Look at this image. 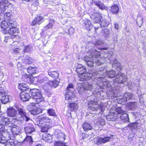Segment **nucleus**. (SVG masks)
<instances>
[{
	"instance_id": "obj_1",
	"label": "nucleus",
	"mask_w": 146,
	"mask_h": 146,
	"mask_svg": "<svg viewBox=\"0 0 146 146\" xmlns=\"http://www.w3.org/2000/svg\"><path fill=\"white\" fill-rule=\"evenodd\" d=\"M17 23L15 21L9 19L8 21L5 20L0 23V27L2 28L1 31L4 34H8L15 36L17 31Z\"/></svg>"
},
{
	"instance_id": "obj_2",
	"label": "nucleus",
	"mask_w": 146,
	"mask_h": 146,
	"mask_svg": "<svg viewBox=\"0 0 146 146\" xmlns=\"http://www.w3.org/2000/svg\"><path fill=\"white\" fill-rule=\"evenodd\" d=\"M118 87L113 88L111 87L110 89L107 90V93L110 94V96L116 97H119V102L121 104H124V103L130 100L132 97V94L129 92L125 93L124 94L123 96H120V92L118 90Z\"/></svg>"
},
{
	"instance_id": "obj_3",
	"label": "nucleus",
	"mask_w": 146,
	"mask_h": 146,
	"mask_svg": "<svg viewBox=\"0 0 146 146\" xmlns=\"http://www.w3.org/2000/svg\"><path fill=\"white\" fill-rule=\"evenodd\" d=\"M76 72L79 74L78 80L80 81L87 80L90 79L92 76L94 75L90 72H87L86 68L82 64H79L76 66L75 70Z\"/></svg>"
},
{
	"instance_id": "obj_4",
	"label": "nucleus",
	"mask_w": 146,
	"mask_h": 146,
	"mask_svg": "<svg viewBox=\"0 0 146 146\" xmlns=\"http://www.w3.org/2000/svg\"><path fill=\"white\" fill-rule=\"evenodd\" d=\"M105 78V77L99 76L96 79L97 86L96 88L95 91L96 94H101V92L104 91L103 90H106V89L111 87L110 82L106 80Z\"/></svg>"
},
{
	"instance_id": "obj_5",
	"label": "nucleus",
	"mask_w": 146,
	"mask_h": 146,
	"mask_svg": "<svg viewBox=\"0 0 146 146\" xmlns=\"http://www.w3.org/2000/svg\"><path fill=\"white\" fill-rule=\"evenodd\" d=\"M91 99L88 102V110L91 113L98 114L100 113L102 109L101 106L98 104V100L94 96H91Z\"/></svg>"
},
{
	"instance_id": "obj_6",
	"label": "nucleus",
	"mask_w": 146,
	"mask_h": 146,
	"mask_svg": "<svg viewBox=\"0 0 146 146\" xmlns=\"http://www.w3.org/2000/svg\"><path fill=\"white\" fill-rule=\"evenodd\" d=\"M91 99L88 102V110L91 113L98 114L100 113L102 109L101 106L98 104V100L94 96H91Z\"/></svg>"
},
{
	"instance_id": "obj_7",
	"label": "nucleus",
	"mask_w": 146,
	"mask_h": 146,
	"mask_svg": "<svg viewBox=\"0 0 146 146\" xmlns=\"http://www.w3.org/2000/svg\"><path fill=\"white\" fill-rule=\"evenodd\" d=\"M30 94L31 96V98L34 100L39 104L40 102L43 101L44 98L40 91L38 89H33L30 90Z\"/></svg>"
},
{
	"instance_id": "obj_8",
	"label": "nucleus",
	"mask_w": 146,
	"mask_h": 146,
	"mask_svg": "<svg viewBox=\"0 0 146 146\" xmlns=\"http://www.w3.org/2000/svg\"><path fill=\"white\" fill-rule=\"evenodd\" d=\"M56 139L54 146H68L66 143L64 142L65 138V134L62 133H58L57 131L55 133Z\"/></svg>"
},
{
	"instance_id": "obj_9",
	"label": "nucleus",
	"mask_w": 146,
	"mask_h": 146,
	"mask_svg": "<svg viewBox=\"0 0 146 146\" xmlns=\"http://www.w3.org/2000/svg\"><path fill=\"white\" fill-rule=\"evenodd\" d=\"M17 111L20 117H19L17 116V117L14 119V121L16 119L18 121L23 120L28 121L30 119V118L29 116L27 114L25 109L22 108L18 107L17 108Z\"/></svg>"
},
{
	"instance_id": "obj_10",
	"label": "nucleus",
	"mask_w": 146,
	"mask_h": 146,
	"mask_svg": "<svg viewBox=\"0 0 146 146\" xmlns=\"http://www.w3.org/2000/svg\"><path fill=\"white\" fill-rule=\"evenodd\" d=\"M74 91V89L73 85L71 83L69 84L66 89L65 99L66 100H68V101L70 102V100H72L75 97Z\"/></svg>"
},
{
	"instance_id": "obj_11",
	"label": "nucleus",
	"mask_w": 146,
	"mask_h": 146,
	"mask_svg": "<svg viewBox=\"0 0 146 146\" xmlns=\"http://www.w3.org/2000/svg\"><path fill=\"white\" fill-rule=\"evenodd\" d=\"M93 88V86L88 83H85L84 86H81L78 87V92L80 94H84L91 92V90Z\"/></svg>"
},
{
	"instance_id": "obj_12",
	"label": "nucleus",
	"mask_w": 146,
	"mask_h": 146,
	"mask_svg": "<svg viewBox=\"0 0 146 146\" xmlns=\"http://www.w3.org/2000/svg\"><path fill=\"white\" fill-rule=\"evenodd\" d=\"M84 60L88 66L92 67L93 66V64L95 63L96 65H100L101 63L98 58L96 59L94 61V59L88 56H85L84 58Z\"/></svg>"
},
{
	"instance_id": "obj_13",
	"label": "nucleus",
	"mask_w": 146,
	"mask_h": 146,
	"mask_svg": "<svg viewBox=\"0 0 146 146\" xmlns=\"http://www.w3.org/2000/svg\"><path fill=\"white\" fill-rule=\"evenodd\" d=\"M127 80L125 74L120 72L116 75L113 80L114 83L119 84H124Z\"/></svg>"
},
{
	"instance_id": "obj_14",
	"label": "nucleus",
	"mask_w": 146,
	"mask_h": 146,
	"mask_svg": "<svg viewBox=\"0 0 146 146\" xmlns=\"http://www.w3.org/2000/svg\"><path fill=\"white\" fill-rule=\"evenodd\" d=\"M38 119L37 122V125H41L40 124H41L49 125L50 124L51 120L48 117L43 116H40L38 117Z\"/></svg>"
},
{
	"instance_id": "obj_15",
	"label": "nucleus",
	"mask_w": 146,
	"mask_h": 146,
	"mask_svg": "<svg viewBox=\"0 0 146 146\" xmlns=\"http://www.w3.org/2000/svg\"><path fill=\"white\" fill-rule=\"evenodd\" d=\"M90 17L95 23H99L102 18V16L98 12H93L91 14Z\"/></svg>"
},
{
	"instance_id": "obj_16",
	"label": "nucleus",
	"mask_w": 146,
	"mask_h": 146,
	"mask_svg": "<svg viewBox=\"0 0 146 146\" xmlns=\"http://www.w3.org/2000/svg\"><path fill=\"white\" fill-rule=\"evenodd\" d=\"M118 117H120L118 118V120L121 124H123L129 122V115L126 113H123L120 115H118Z\"/></svg>"
},
{
	"instance_id": "obj_17",
	"label": "nucleus",
	"mask_w": 146,
	"mask_h": 146,
	"mask_svg": "<svg viewBox=\"0 0 146 146\" xmlns=\"http://www.w3.org/2000/svg\"><path fill=\"white\" fill-rule=\"evenodd\" d=\"M141 121L137 120L135 122L130 123L127 125L129 129L132 131L134 129H139L141 126Z\"/></svg>"
},
{
	"instance_id": "obj_18",
	"label": "nucleus",
	"mask_w": 146,
	"mask_h": 146,
	"mask_svg": "<svg viewBox=\"0 0 146 146\" xmlns=\"http://www.w3.org/2000/svg\"><path fill=\"white\" fill-rule=\"evenodd\" d=\"M126 107L128 110H135L137 107V103L135 102H129L127 104Z\"/></svg>"
},
{
	"instance_id": "obj_19",
	"label": "nucleus",
	"mask_w": 146,
	"mask_h": 146,
	"mask_svg": "<svg viewBox=\"0 0 146 146\" xmlns=\"http://www.w3.org/2000/svg\"><path fill=\"white\" fill-rule=\"evenodd\" d=\"M12 4L9 3L7 0H5L0 2V9L3 11H6V9H9L10 6H11Z\"/></svg>"
},
{
	"instance_id": "obj_20",
	"label": "nucleus",
	"mask_w": 146,
	"mask_h": 146,
	"mask_svg": "<svg viewBox=\"0 0 146 146\" xmlns=\"http://www.w3.org/2000/svg\"><path fill=\"white\" fill-rule=\"evenodd\" d=\"M7 115L9 117H17V116L16 115H17V111L13 107H10L8 108L7 111Z\"/></svg>"
},
{
	"instance_id": "obj_21",
	"label": "nucleus",
	"mask_w": 146,
	"mask_h": 146,
	"mask_svg": "<svg viewBox=\"0 0 146 146\" xmlns=\"http://www.w3.org/2000/svg\"><path fill=\"white\" fill-rule=\"evenodd\" d=\"M106 70L104 69V67H101L99 69V70L97 72V74L96 72L95 73L94 72V73H92V74H94V76L93 77H95V75H96L97 76H98V77H96V78H98L99 77V76L100 77H105V76L106 75V73H105V72H106Z\"/></svg>"
},
{
	"instance_id": "obj_22",
	"label": "nucleus",
	"mask_w": 146,
	"mask_h": 146,
	"mask_svg": "<svg viewBox=\"0 0 146 146\" xmlns=\"http://www.w3.org/2000/svg\"><path fill=\"white\" fill-rule=\"evenodd\" d=\"M24 129L27 135L31 134L35 131V129L33 125L32 124H29L24 128Z\"/></svg>"
},
{
	"instance_id": "obj_23",
	"label": "nucleus",
	"mask_w": 146,
	"mask_h": 146,
	"mask_svg": "<svg viewBox=\"0 0 146 146\" xmlns=\"http://www.w3.org/2000/svg\"><path fill=\"white\" fill-rule=\"evenodd\" d=\"M111 137H106L104 138L99 137L96 140L95 143L98 145L105 143L109 141Z\"/></svg>"
},
{
	"instance_id": "obj_24",
	"label": "nucleus",
	"mask_w": 146,
	"mask_h": 146,
	"mask_svg": "<svg viewBox=\"0 0 146 146\" xmlns=\"http://www.w3.org/2000/svg\"><path fill=\"white\" fill-rule=\"evenodd\" d=\"M34 142L32 136L30 135H27L24 140V143L26 145V146H31Z\"/></svg>"
},
{
	"instance_id": "obj_25",
	"label": "nucleus",
	"mask_w": 146,
	"mask_h": 146,
	"mask_svg": "<svg viewBox=\"0 0 146 146\" xmlns=\"http://www.w3.org/2000/svg\"><path fill=\"white\" fill-rule=\"evenodd\" d=\"M20 96L21 100L23 102L28 101L31 98L30 94L25 92H22L20 94Z\"/></svg>"
},
{
	"instance_id": "obj_26",
	"label": "nucleus",
	"mask_w": 146,
	"mask_h": 146,
	"mask_svg": "<svg viewBox=\"0 0 146 146\" xmlns=\"http://www.w3.org/2000/svg\"><path fill=\"white\" fill-rule=\"evenodd\" d=\"M113 66L117 71L120 72L122 70V66L121 64L119 63L116 59H115L113 61Z\"/></svg>"
},
{
	"instance_id": "obj_27",
	"label": "nucleus",
	"mask_w": 146,
	"mask_h": 146,
	"mask_svg": "<svg viewBox=\"0 0 146 146\" xmlns=\"http://www.w3.org/2000/svg\"><path fill=\"white\" fill-rule=\"evenodd\" d=\"M93 3L95 5L98 6L100 9H104L106 8V7L104 4L99 0H93Z\"/></svg>"
},
{
	"instance_id": "obj_28",
	"label": "nucleus",
	"mask_w": 146,
	"mask_h": 146,
	"mask_svg": "<svg viewBox=\"0 0 146 146\" xmlns=\"http://www.w3.org/2000/svg\"><path fill=\"white\" fill-rule=\"evenodd\" d=\"M93 3L95 5L98 6L100 9H104L106 8V7L104 4L99 0H93Z\"/></svg>"
},
{
	"instance_id": "obj_29",
	"label": "nucleus",
	"mask_w": 146,
	"mask_h": 146,
	"mask_svg": "<svg viewBox=\"0 0 146 146\" xmlns=\"http://www.w3.org/2000/svg\"><path fill=\"white\" fill-rule=\"evenodd\" d=\"M36 67L32 66H29L27 69V72L29 74L32 75L36 73Z\"/></svg>"
},
{
	"instance_id": "obj_30",
	"label": "nucleus",
	"mask_w": 146,
	"mask_h": 146,
	"mask_svg": "<svg viewBox=\"0 0 146 146\" xmlns=\"http://www.w3.org/2000/svg\"><path fill=\"white\" fill-rule=\"evenodd\" d=\"M83 25L88 30H90L92 28L93 25L91 24V22L89 20H87L84 22Z\"/></svg>"
},
{
	"instance_id": "obj_31",
	"label": "nucleus",
	"mask_w": 146,
	"mask_h": 146,
	"mask_svg": "<svg viewBox=\"0 0 146 146\" xmlns=\"http://www.w3.org/2000/svg\"><path fill=\"white\" fill-rule=\"evenodd\" d=\"M0 101L2 104H5L9 101V96L7 94L1 96Z\"/></svg>"
},
{
	"instance_id": "obj_32",
	"label": "nucleus",
	"mask_w": 146,
	"mask_h": 146,
	"mask_svg": "<svg viewBox=\"0 0 146 146\" xmlns=\"http://www.w3.org/2000/svg\"><path fill=\"white\" fill-rule=\"evenodd\" d=\"M69 106V108L72 111L77 110L78 107V105L76 102L70 103Z\"/></svg>"
},
{
	"instance_id": "obj_33",
	"label": "nucleus",
	"mask_w": 146,
	"mask_h": 146,
	"mask_svg": "<svg viewBox=\"0 0 146 146\" xmlns=\"http://www.w3.org/2000/svg\"><path fill=\"white\" fill-rule=\"evenodd\" d=\"M119 10V8L118 5H114L111 6L110 9V11L111 13L117 14L118 13Z\"/></svg>"
},
{
	"instance_id": "obj_34",
	"label": "nucleus",
	"mask_w": 146,
	"mask_h": 146,
	"mask_svg": "<svg viewBox=\"0 0 146 146\" xmlns=\"http://www.w3.org/2000/svg\"><path fill=\"white\" fill-rule=\"evenodd\" d=\"M82 126L84 130L86 131L91 130L92 129V126L91 125L87 122L84 123Z\"/></svg>"
},
{
	"instance_id": "obj_35",
	"label": "nucleus",
	"mask_w": 146,
	"mask_h": 146,
	"mask_svg": "<svg viewBox=\"0 0 146 146\" xmlns=\"http://www.w3.org/2000/svg\"><path fill=\"white\" fill-rule=\"evenodd\" d=\"M91 56L92 58H96V59L99 57L100 55V53L99 52L96 50H92L91 52Z\"/></svg>"
},
{
	"instance_id": "obj_36",
	"label": "nucleus",
	"mask_w": 146,
	"mask_h": 146,
	"mask_svg": "<svg viewBox=\"0 0 146 146\" xmlns=\"http://www.w3.org/2000/svg\"><path fill=\"white\" fill-rule=\"evenodd\" d=\"M30 111L32 114L35 115L41 113L42 110L40 109L34 107Z\"/></svg>"
},
{
	"instance_id": "obj_37",
	"label": "nucleus",
	"mask_w": 146,
	"mask_h": 146,
	"mask_svg": "<svg viewBox=\"0 0 146 146\" xmlns=\"http://www.w3.org/2000/svg\"><path fill=\"white\" fill-rule=\"evenodd\" d=\"M48 75L50 76L55 79L58 78L59 77V74L58 71H54L51 72L49 70L48 72Z\"/></svg>"
},
{
	"instance_id": "obj_38",
	"label": "nucleus",
	"mask_w": 146,
	"mask_h": 146,
	"mask_svg": "<svg viewBox=\"0 0 146 146\" xmlns=\"http://www.w3.org/2000/svg\"><path fill=\"white\" fill-rule=\"evenodd\" d=\"M106 75V74L108 78H113L115 77L116 75L115 71L113 70H109L107 71Z\"/></svg>"
},
{
	"instance_id": "obj_39",
	"label": "nucleus",
	"mask_w": 146,
	"mask_h": 146,
	"mask_svg": "<svg viewBox=\"0 0 146 146\" xmlns=\"http://www.w3.org/2000/svg\"><path fill=\"white\" fill-rule=\"evenodd\" d=\"M110 24L109 21L107 20L104 19H102L100 24L99 23V25H100L101 27L103 28H106L108 25Z\"/></svg>"
},
{
	"instance_id": "obj_40",
	"label": "nucleus",
	"mask_w": 146,
	"mask_h": 146,
	"mask_svg": "<svg viewBox=\"0 0 146 146\" xmlns=\"http://www.w3.org/2000/svg\"><path fill=\"white\" fill-rule=\"evenodd\" d=\"M38 82L41 84H44L46 83L48 84V80L47 77L44 76L39 78L38 80Z\"/></svg>"
},
{
	"instance_id": "obj_41",
	"label": "nucleus",
	"mask_w": 146,
	"mask_h": 146,
	"mask_svg": "<svg viewBox=\"0 0 146 146\" xmlns=\"http://www.w3.org/2000/svg\"><path fill=\"white\" fill-rule=\"evenodd\" d=\"M33 46L31 45L25 46L23 48V53H26L33 51Z\"/></svg>"
},
{
	"instance_id": "obj_42",
	"label": "nucleus",
	"mask_w": 146,
	"mask_h": 146,
	"mask_svg": "<svg viewBox=\"0 0 146 146\" xmlns=\"http://www.w3.org/2000/svg\"><path fill=\"white\" fill-rule=\"evenodd\" d=\"M59 83V82L55 80L48 82V84L51 87L55 88L58 86Z\"/></svg>"
},
{
	"instance_id": "obj_43",
	"label": "nucleus",
	"mask_w": 146,
	"mask_h": 146,
	"mask_svg": "<svg viewBox=\"0 0 146 146\" xmlns=\"http://www.w3.org/2000/svg\"><path fill=\"white\" fill-rule=\"evenodd\" d=\"M24 58L25 59L24 62L26 64H31L33 61V59L28 56L25 55L23 56Z\"/></svg>"
},
{
	"instance_id": "obj_44",
	"label": "nucleus",
	"mask_w": 146,
	"mask_h": 146,
	"mask_svg": "<svg viewBox=\"0 0 146 146\" xmlns=\"http://www.w3.org/2000/svg\"><path fill=\"white\" fill-rule=\"evenodd\" d=\"M0 120L3 122V123L4 122L5 125L8 124L9 122H13L11 121V119L8 118L4 116L1 117H0Z\"/></svg>"
},
{
	"instance_id": "obj_45",
	"label": "nucleus",
	"mask_w": 146,
	"mask_h": 146,
	"mask_svg": "<svg viewBox=\"0 0 146 146\" xmlns=\"http://www.w3.org/2000/svg\"><path fill=\"white\" fill-rule=\"evenodd\" d=\"M41 125H38L41 127V131L43 132H45L47 131L49 128V125H45L44 124H40Z\"/></svg>"
},
{
	"instance_id": "obj_46",
	"label": "nucleus",
	"mask_w": 146,
	"mask_h": 146,
	"mask_svg": "<svg viewBox=\"0 0 146 146\" xmlns=\"http://www.w3.org/2000/svg\"><path fill=\"white\" fill-rule=\"evenodd\" d=\"M47 113L50 116L56 117L57 115L54 109H49L47 110Z\"/></svg>"
},
{
	"instance_id": "obj_47",
	"label": "nucleus",
	"mask_w": 146,
	"mask_h": 146,
	"mask_svg": "<svg viewBox=\"0 0 146 146\" xmlns=\"http://www.w3.org/2000/svg\"><path fill=\"white\" fill-rule=\"evenodd\" d=\"M137 23L139 27H141L143 23V18L142 17H138L137 19Z\"/></svg>"
},
{
	"instance_id": "obj_48",
	"label": "nucleus",
	"mask_w": 146,
	"mask_h": 146,
	"mask_svg": "<svg viewBox=\"0 0 146 146\" xmlns=\"http://www.w3.org/2000/svg\"><path fill=\"white\" fill-rule=\"evenodd\" d=\"M35 19L37 22V23L38 24H41L44 21V19L42 17L40 16H37L35 18Z\"/></svg>"
},
{
	"instance_id": "obj_49",
	"label": "nucleus",
	"mask_w": 146,
	"mask_h": 146,
	"mask_svg": "<svg viewBox=\"0 0 146 146\" xmlns=\"http://www.w3.org/2000/svg\"><path fill=\"white\" fill-rule=\"evenodd\" d=\"M104 43V42L103 40H97L94 43V45L96 46H98L102 45Z\"/></svg>"
},
{
	"instance_id": "obj_50",
	"label": "nucleus",
	"mask_w": 146,
	"mask_h": 146,
	"mask_svg": "<svg viewBox=\"0 0 146 146\" xmlns=\"http://www.w3.org/2000/svg\"><path fill=\"white\" fill-rule=\"evenodd\" d=\"M53 24L52 23L50 22L45 27H44L43 28L42 30L44 31H46V30H48V29H51L53 26Z\"/></svg>"
},
{
	"instance_id": "obj_51",
	"label": "nucleus",
	"mask_w": 146,
	"mask_h": 146,
	"mask_svg": "<svg viewBox=\"0 0 146 146\" xmlns=\"http://www.w3.org/2000/svg\"><path fill=\"white\" fill-rule=\"evenodd\" d=\"M7 94L5 92V88L2 87H0V96H1Z\"/></svg>"
},
{
	"instance_id": "obj_52",
	"label": "nucleus",
	"mask_w": 146,
	"mask_h": 146,
	"mask_svg": "<svg viewBox=\"0 0 146 146\" xmlns=\"http://www.w3.org/2000/svg\"><path fill=\"white\" fill-rule=\"evenodd\" d=\"M112 40L113 42L116 43L117 40V36L116 34H113L112 35Z\"/></svg>"
},
{
	"instance_id": "obj_53",
	"label": "nucleus",
	"mask_w": 146,
	"mask_h": 146,
	"mask_svg": "<svg viewBox=\"0 0 146 146\" xmlns=\"http://www.w3.org/2000/svg\"><path fill=\"white\" fill-rule=\"evenodd\" d=\"M115 111L116 112L119 114H121V113H124L125 112L123 110H122L120 108H116L115 110Z\"/></svg>"
},
{
	"instance_id": "obj_54",
	"label": "nucleus",
	"mask_w": 146,
	"mask_h": 146,
	"mask_svg": "<svg viewBox=\"0 0 146 146\" xmlns=\"http://www.w3.org/2000/svg\"><path fill=\"white\" fill-rule=\"evenodd\" d=\"M7 136H6L5 137H4L3 138H2V139H0L1 143L5 144V145L6 143L7 142V141L6 140L7 139Z\"/></svg>"
},
{
	"instance_id": "obj_55",
	"label": "nucleus",
	"mask_w": 146,
	"mask_h": 146,
	"mask_svg": "<svg viewBox=\"0 0 146 146\" xmlns=\"http://www.w3.org/2000/svg\"><path fill=\"white\" fill-rule=\"evenodd\" d=\"M104 32L106 36L108 37L109 36L110 34V30L108 29H105Z\"/></svg>"
},
{
	"instance_id": "obj_56",
	"label": "nucleus",
	"mask_w": 146,
	"mask_h": 146,
	"mask_svg": "<svg viewBox=\"0 0 146 146\" xmlns=\"http://www.w3.org/2000/svg\"><path fill=\"white\" fill-rule=\"evenodd\" d=\"M5 146H15V144L13 142H8L6 143Z\"/></svg>"
},
{
	"instance_id": "obj_57",
	"label": "nucleus",
	"mask_w": 146,
	"mask_h": 146,
	"mask_svg": "<svg viewBox=\"0 0 146 146\" xmlns=\"http://www.w3.org/2000/svg\"><path fill=\"white\" fill-rule=\"evenodd\" d=\"M135 136V134L133 133H131L128 136V139L130 141L132 140L134 138Z\"/></svg>"
},
{
	"instance_id": "obj_58",
	"label": "nucleus",
	"mask_w": 146,
	"mask_h": 146,
	"mask_svg": "<svg viewBox=\"0 0 146 146\" xmlns=\"http://www.w3.org/2000/svg\"><path fill=\"white\" fill-rule=\"evenodd\" d=\"M7 11V12H5V14L4 15L5 16H6L7 17H10L11 15L12 14L11 11Z\"/></svg>"
},
{
	"instance_id": "obj_59",
	"label": "nucleus",
	"mask_w": 146,
	"mask_h": 146,
	"mask_svg": "<svg viewBox=\"0 0 146 146\" xmlns=\"http://www.w3.org/2000/svg\"><path fill=\"white\" fill-rule=\"evenodd\" d=\"M28 86L26 84L22 83H20L19 85V88H21H21L22 87V88H25L26 87H27V88H28Z\"/></svg>"
},
{
	"instance_id": "obj_60",
	"label": "nucleus",
	"mask_w": 146,
	"mask_h": 146,
	"mask_svg": "<svg viewBox=\"0 0 146 146\" xmlns=\"http://www.w3.org/2000/svg\"><path fill=\"white\" fill-rule=\"evenodd\" d=\"M140 33L142 37H145L146 36V31L142 30L141 31Z\"/></svg>"
},
{
	"instance_id": "obj_61",
	"label": "nucleus",
	"mask_w": 146,
	"mask_h": 146,
	"mask_svg": "<svg viewBox=\"0 0 146 146\" xmlns=\"http://www.w3.org/2000/svg\"><path fill=\"white\" fill-rule=\"evenodd\" d=\"M27 87L23 88H22V87L21 88H21H19L22 91V92H24V91H27L31 90L29 89V87H28V88Z\"/></svg>"
},
{
	"instance_id": "obj_62",
	"label": "nucleus",
	"mask_w": 146,
	"mask_h": 146,
	"mask_svg": "<svg viewBox=\"0 0 146 146\" xmlns=\"http://www.w3.org/2000/svg\"><path fill=\"white\" fill-rule=\"evenodd\" d=\"M74 31V28L72 27H71L68 30V33L70 35L71 34H72Z\"/></svg>"
},
{
	"instance_id": "obj_63",
	"label": "nucleus",
	"mask_w": 146,
	"mask_h": 146,
	"mask_svg": "<svg viewBox=\"0 0 146 146\" xmlns=\"http://www.w3.org/2000/svg\"><path fill=\"white\" fill-rule=\"evenodd\" d=\"M113 114V115L111 116L110 115V114L108 116V118L109 117L110 119V120L111 121H113L114 120H115V118L113 117H112L115 116V114Z\"/></svg>"
},
{
	"instance_id": "obj_64",
	"label": "nucleus",
	"mask_w": 146,
	"mask_h": 146,
	"mask_svg": "<svg viewBox=\"0 0 146 146\" xmlns=\"http://www.w3.org/2000/svg\"><path fill=\"white\" fill-rule=\"evenodd\" d=\"M15 144V146H23V144L21 142H16Z\"/></svg>"
}]
</instances>
